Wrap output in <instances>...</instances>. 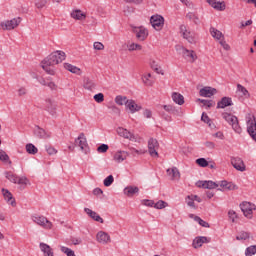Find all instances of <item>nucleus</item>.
Instances as JSON below:
<instances>
[{
    "mask_svg": "<svg viewBox=\"0 0 256 256\" xmlns=\"http://www.w3.org/2000/svg\"><path fill=\"white\" fill-rule=\"evenodd\" d=\"M186 19L194 23V25H199V23H201V20H199V16H197V14L193 12H188L186 14Z\"/></svg>",
    "mask_w": 256,
    "mask_h": 256,
    "instance_id": "nucleus-33",
    "label": "nucleus"
},
{
    "mask_svg": "<svg viewBox=\"0 0 256 256\" xmlns=\"http://www.w3.org/2000/svg\"><path fill=\"white\" fill-rule=\"evenodd\" d=\"M19 23H21V18L6 20L0 23V29H2V31H11L15 29V27H18Z\"/></svg>",
    "mask_w": 256,
    "mask_h": 256,
    "instance_id": "nucleus-6",
    "label": "nucleus"
},
{
    "mask_svg": "<svg viewBox=\"0 0 256 256\" xmlns=\"http://www.w3.org/2000/svg\"><path fill=\"white\" fill-rule=\"evenodd\" d=\"M143 47L140 44L132 43L128 45V51H141Z\"/></svg>",
    "mask_w": 256,
    "mask_h": 256,
    "instance_id": "nucleus-46",
    "label": "nucleus"
},
{
    "mask_svg": "<svg viewBox=\"0 0 256 256\" xmlns=\"http://www.w3.org/2000/svg\"><path fill=\"white\" fill-rule=\"evenodd\" d=\"M167 175H169L171 179H179V177H181V173H179L177 167L167 169Z\"/></svg>",
    "mask_w": 256,
    "mask_h": 256,
    "instance_id": "nucleus-32",
    "label": "nucleus"
},
{
    "mask_svg": "<svg viewBox=\"0 0 256 256\" xmlns=\"http://www.w3.org/2000/svg\"><path fill=\"white\" fill-rule=\"evenodd\" d=\"M210 34L214 39H217L218 41H220V39H223V33L217 30V28L215 27L210 28Z\"/></svg>",
    "mask_w": 256,
    "mask_h": 256,
    "instance_id": "nucleus-34",
    "label": "nucleus"
},
{
    "mask_svg": "<svg viewBox=\"0 0 256 256\" xmlns=\"http://www.w3.org/2000/svg\"><path fill=\"white\" fill-rule=\"evenodd\" d=\"M197 101H199V103H202L205 109H211V107H213V100H206V99L199 98Z\"/></svg>",
    "mask_w": 256,
    "mask_h": 256,
    "instance_id": "nucleus-39",
    "label": "nucleus"
},
{
    "mask_svg": "<svg viewBox=\"0 0 256 256\" xmlns=\"http://www.w3.org/2000/svg\"><path fill=\"white\" fill-rule=\"evenodd\" d=\"M151 69H153V71H156L158 75H163V70H161V68H159V66H157L155 62L151 63Z\"/></svg>",
    "mask_w": 256,
    "mask_h": 256,
    "instance_id": "nucleus-56",
    "label": "nucleus"
},
{
    "mask_svg": "<svg viewBox=\"0 0 256 256\" xmlns=\"http://www.w3.org/2000/svg\"><path fill=\"white\" fill-rule=\"evenodd\" d=\"M31 220L33 221V223H36V225H39L40 227H42V229H46V230L53 229V223L43 215L33 214L31 216Z\"/></svg>",
    "mask_w": 256,
    "mask_h": 256,
    "instance_id": "nucleus-2",
    "label": "nucleus"
},
{
    "mask_svg": "<svg viewBox=\"0 0 256 256\" xmlns=\"http://www.w3.org/2000/svg\"><path fill=\"white\" fill-rule=\"evenodd\" d=\"M159 141L155 138H150L148 140V153L151 157H159Z\"/></svg>",
    "mask_w": 256,
    "mask_h": 256,
    "instance_id": "nucleus-8",
    "label": "nucleus"
},
{
    "mask_svg": "<svg viewBox=\"0 0 256 256\" xmlns=\"http://www.w3.org/2000/svg\"><path fill=\"white\" fill-rule=\"evenodd\" d=\"M233 106V99L231 97H223L220 101L217 103V109H225V107H231Z\"/></svg>",
    "mask_w": 256,
    "mask_h": 256,
    "instance_id": "nucleus-19",
    "label": "nucleus"
},
{
    "mask_svg": "<svg viewBox=\"0 0 256 256\" xmlns=\"http://www.w3.org/2000/svg\"><path fill=\"white\" fill-rule=\"evenodd\" d=\"M64 68H65L67 71H70V73H79V71H81V69H79L77 66H73V65L70 64V63H65V64H64Z\"/></svg>",
    "mask_w": 256,
    "mask_h": 256,
    "instance_id": "nucleus-38",
    "label": "nucleus"
},
{
    "mask_svg": "<svg viewBox=\"0 0 256 256\" xmlns=\"http://www.w3.org/2000/svg\"><path fill=\"white\" fill-rule=\"evenodd\" d=\"M137 193H139V187L137 186H127L124 189V195H127V197H133Z\"/></svg>",
    "mask_w": 256,
    "mask_h": 256,
    "instance_id": "nucleus-30",
    "label": "nucleus"
},
{
    "mask_svg": "<svg viewBox=\"0 0 256 256\" xmlns=\"http://www.w3.org/2000/svg\"><path fill=\"white\" fill-rule=\"evenodd\" d=\"M237 93H239L241 97H249V91L241 84L237 85Z\"/></svg>",
    "mask_w": 256,
    "mask_h": 256,
    "instance_id": "nucleus-37",
    "label": "nucleus"
},
{
    "mask_svg": "<svg viewBox=\"0 0 256 256\" xmlns=\"http://www.w3.org/2000/svg\"><path fill=\"white\" fill-rule=\"evenodd\" d=\"M219 185L222 187V189H227L228 191H233V189H235V184L227 182V180L220 181L218 186Z\"/></svg>",
    "mask_w": 256,
    "mask_h": 256,
    "instance_id": "nucleus-35",
    "label": "nucleus"
},
{
    "mask_svg": "<svg viewBox=\"0 0 256 256\" xmlns=\"http://www.w3.org/2000/svg\"><path fill=\"white\" fill-rule=\"evenodd\" d=\"M70 16L72 17V19H75L76 21H85L87 19V14H85L83 11L79 9L73 10Z\"/></svg>",
    "mask_w": 256,
    "mask_h": 256,
    "instance_id": "nucleus-22",
    "label": "nucleus"
},
{
    "mask_svg": "<svg viewBox=\"0 0 256 256\" xmlns=\"http://www.w3.org/2000/svg\"><path fill=\"white\" fill-rule=\"evenodd\" d=\"M84 213L88 215V217L92 218L93 221H97V223H104L103 218L97 212L91 210L90 208H84Z\"/></svg>",
    "mask_w": 256,
    "mask_h": 256,
    "instance_id": "nucleus-20",
    "label": "nucleus"
},
{
    "mask_svg": "<svg viewBox=\"0 0 256 256\" xmlns=\"http://www.w3.org/2000/svg\"><path fill=\"white\" fill-rule=\"evenodd\" d=\"M236 239L237 241H247V239H249V234L245 231H242L236 236Z\"/></svg>",
    "mask_w": 256,
    "mask_h": 256,
    "instance_id": "nucleus-44",
    "label": "nucleus"
},
{
    "mask_svg": "<svg viewBox=\"0 0 256 256\" xmlns=\"http://www.w3.org/2000/svg\"><path fill=\"white\" fill-rule=\"evenodd\" d=\"M75 144L77 147H80L82 153H86L89 151V144L87 143V137H85L84 133H80L79 136L75 139Z\"/></svg>",
    "mask_w": 256,
    "mask_h": 256,
    "instance_id": "nucleus-7",
    "label": "nucleus"
},
{
    "mask_svg": "<svg viewBox=\"0 0 256 256\" xmlns=\"http://www.w3.org/2000/svg\"><path fill=\"white\" fill-rule=\"evenodd\" d=\"M60 251H62V253H64L67 256H76L75 251L65 246H61Z\"/></svg>",
    "mask_w": 256,
    "mask_h": 256,
    "instance_id": "nucleus-43",
    "label": "nucleus"
},
{
    "mask_svg": "<svg viewBox=\"0 0 256 256\" xmlns=\"http://www.w3.org/2000/svg\"><path fill=\"white\" fill-rule=\"evenodd\" d=\"M2 193L5 201L9 203V205H12V207H15L16 203H15V200L13 199V194H11V192H9V190L5 188L2 189Z\"/></svg>",
    "mask_w": 256,
    "mask_h": 256,
    "instance_id": "nucleus-27",
    "label": "nucleus"
},
{
    "mask_svg": "<svg viewBox=\"0 0 256 256\" xmlns=\"http://www.w3.org/2000/svg\"><path fill=\"white\" fill-rule=\"evenodd\" d=\"M241 211L244 214V217L247 219L253 218V211H255V204H251L250 202H243L240 204Z\"/></svg>",
    "mask_w": 256,
    "mask_h": 256,
    "instance_id": "nucleus-9",
    "label": "nucleus"
},
{
    "mask_svg": "<svg viewBox=\"0 0 256 256\" xmlns=\"http://www.w3.org/2000/svg\"><path fill=\"white\" fill-rule=\"evenodd\" d=\"M85 89H87L88 91H93V88L95 87V83H93V81H91L90 79H87L85 81V85H84Z\"/></svg>",
    "mask_w": 256,
    "mask_h": 256,
    "instance_id": "nucleus-49",
    "label": "nucleus"
},
{
    "mask_svg": "<svg viewBox=\"0 0 256 256\" xmlns=\"http://www.w3.org/2000/svg\"><path fill=\"white\" fill-rule=\"evenodd\" d=\"M4 175L8 179V181H10V183H14L16 185H27V183H29V179H27V177H18L17 174H14L11 171L4 172Z\"/></svg>",
    "mask_w": 256,
    "mask_h": 256,
    "instance_id": "nucleus-5",
    "label": "nucleus"
},
{
    "mask_svg": "<svg viewBox=\"0 0 256 256\" xmlns=\"http://www.w3.org/2000/svg\"><path fill=\"white\" fill-rule=\"evenodd\" d=\"M63 61H65V52L58 50L46 57L42 61L41 67L48 75H55V65H59Z\"/></svg>",
    "mask_w": 256,
    "mask_h": 256,
    "instance_id": "nucleus-1",
    "label": "nucleus"
},
{
    "mask_svg": "<svg viewBox=\"0 0 256 256\" xmlns=\"http://www.w3.org/2000/svg\"><path fill=\"white\" fill-rule=\"evenodd\" d=\"M217 94V89L206 86L199 91L200 97H213Z\"/></svg>",
    "mask_w": 256,
    "mask_h": 256,
    "instance_id": "nucleus-18",
    "label": "nucleus"
},
{
    "mask_svg": "<svg viewBox=\"0 0 256 256\" xmlns=\"http://www.w3.org/2000/svg\"><path fill=\"white\" fill-rule=\"evenodd\" d=\"M183 5H186V7H189L190 9H192L193 7V2H191L190 0H180Z\"/></svg>",
    "mask_w": 256,
    "mask_h": 256,
    "instance_id": "nucleus-63",
    "label": "nucleus"
},
{
    "mask_svg": "<svg viewBox=\"0 0 256 256\" xmlns=\"http://www.w3.org/2000/svg\"><path fill=\"white\" fill-rule=\"evenodd\" d=\"M246 256H253L256 255V245H252L246 248L245 250Z\"/></svg>",
    "mask_w": 256,
    "mask_h": 256,
    "instance_id": "nucleus-41",
    "label": "nucleus"
},
{
    "mask_svg": "<svg viewBox=\"0 0 256 256\" xmlns=\"http://www.w3.org/2000/svg\"><path fill=\"white\" fill-rule=\"evenodd\" d=\"M94 100L96 103H103V101H105V95H103V93H98L94 95Z\"/></svg>",
    "mask_w": 256,
    "mask_h": 256,
    "instance_id": "nucleus-52",
    "label": "nucleus"
},
{
    "mask_svg": "<svg viewBox=\"0 0 256 256\" xmlns=\"http://www.w3.org/2000/svg\"><path fill=\"white\" fill-rule=\"evenodd\" d=\"M39 247L40 251H42L44 256H55V254L53 253V248L48 244L42 242L39 244Z\"/></svg>",
    "mask_w": 256,
    "mask_h": 256,
    "instance_id": "nucleus-24",
    "label": "nucleus"
},
{
    "mask_svg": "<svg viewBox=\"0 0 256 256\" xmlns=\"http://www.w3.org/2000/svg\"><path fill=\"white\" fill-rule=\"evenodd\" d=\"M133 33H135L136 39H138V41H145V39L149 37V31L143 26L134 27Z\"/></svg>",
    "mask_w": 256,
    "mask_h": 256,
    "instance_id": "nucleus-11",
    "label": "nucleus"
},
{
    "mask_svg": "<svg viewBox=\"0 0 256 256\" xmlns=\"http://www.w3.org/2000/svg\"><path fill=\"white\" fill-rule=\"evenodd\" d=\"M186 203L188 207H192L193 209H195V200H193V197L191 195L186 197Z\"/></svg>",
    "mask_w": 256,
    "mask_h": 256,
    "instance_id": "nucleus-53",
    "label": "nucleus"
},
{
    "mask_svg": "<svg viewBox=\"0 0 256 256\" xmlns=\"http://www.w3.org/2000/svg\"><path fill=\"white\" fill-rule=\"evenodd\" d=\"M142 203L146 207H155V201L153 200H143Z\"/></svg>",
    "mask_w": 256,
    "mask_h": 256,
    "instance_id": "nucleus-60",
    "label": "nucleus"
},
{
    "mask_svg": "<svg viewBox=\"0 0 256 256\" xmlns=\"http://www.w3.org/2000/svg\"><path fill=\"white\" fill-rule=\"evenodd\" d=\"M228 217L229 219H231L232 223H235V219H237V212H235L234 210H229Z\"/></svg>",
    "mask_w": 256,
    "mask_h": 256,
    "instance_id": "nucleus-54",
    "label": "nucleus"
},
{
    "mask_svg": "<svg viewBox=\"0 0 256 256\" xmlns=\"http://www.w3.org/2000/svg\"><path fill=\"white\" fill-rule=\"evenodd\" d=\"M46 110L52 117H55L57 115V104L51 100H48L46 102Z\"/></svg>",
    "mask_w": 256,
    "mask_h": 256,
    "instance_id": "nucleus-26",
    "label": "nucleus"
},
{
    "mask_svg": "<svg viewBox=\"0 0 256 256\" xmlns=\"http://www.w3.org/2000/svg\"><path fill=\"white\" fill-rule=\"evenodd\" d=\"M34 134L36 135V137H39L40 139H49V137H51V132L45 131L39 126H37L34 130Z\"/></svg>",
    "mask_w": 256,
    "mask_h": 256,
    "instance_id": "nucleus-23",
    "label": "nucleus"
},
{
    "mask_svg": "<svg viewBox=\"0 0 256 256\" xmlns=\"http://www.w3.org/2000/svg\"><path fill=\"white\" fill-rule=\"evenodd\" d=\"M198 187H202L203 189H217L219 184L217 182H213L211 180L199 181Z\"/></svg>",
    "mask_w": 256,
    "mask_h": 256,
    "instance_id": "nucleus-21",
    "label": "nucleus"
},
{
    "mask_svg": "<svg viewBox=\"0 0 256 256\" xmlns=\"http://www.w3.org/2000/svg\"><path fill=\"white\" fill-rule=\"evenodd\" d=\"M107 151H109V145H107V144H101V145L97 148V152H98V153H107Z\"/></svg>",
    "mask_w": 256,
    "mask_h": 256,
    "instance_id": "nucleus-51",
    "label": "nucleus"
},
{
    "mask_svg": "<svg viewBox=\"0 0 256 256\" xmlns=\"http://www.w3.org/2000/svg\"><path fill=\"white\" fill-rule=\"evenodd\" d=\"M194 221H196V223H198L201 227H206V228L210 227L209 224L203 219H201V217L199 216H194Z\"/></svg>",
    "mask_w": 256,
    "mask_h": 256,
    "instance_id": "nucleus-45",
    "label": "nucleus"
},
{
    "mask_svg": "<svg viewBox=\"0 0 256 256\" xmlns=\"http://www.w3.org/2000/svg\"><path fill=\"white\" fill-rule=\"evenodd\" d=\"M70 241L72 245H81L83 243V240L81 238H75V237H72Z\"/></svg>",
    "mask_w": 256,
    "mask_h": 256,
    "instance_id": "nucleus-58",
    "label": "nucleus"
},
{
    "mask_svg": "<svg viewBox=\"0 0 256 256\" xmlns=\"http://www.w3.org/2000/svg\"><path fill=\"white\" fill-rule=\"evenodd\" d=\"M201 119L202 121H204V123L211 125V118H209V116L205 112L202 113Z\"/></svg>",
    "mask_w": 256,
    "mask_h": 256,
    "instance_id": "nucleus-57",
    "label": "nucleus"
},
{
    "mask_svg": "<svg viewBox=\"0 0 256 256\" xmlns=\"http://www.w3.org/2000/svg\"><path fill=\"white\" fill-rule=\"evenodd\" d=\"M180 35L191 45H195V43H197V36L195 32L188 30L185 24L180 25Z\"/></svg>",
    "mask_w": 256,
    "mask_h": 256,
    "instance_id": "nucleus-4",
    "label": "nucleus"
},
{
    "mask_svg": "<svg viewBox=\"0 0 256 256\" xmlns=\"http://www.w3.org/2000/svg\"><path fill=\"white\" fill-rule=\"evenodd\" d=\"M115 103L117 105H125V107H127V103H129V99H127V96L118 95L115 98Z\"/></svg>",
    "mask_w": 256,
    "mask_h": 256,
    "instance_id": "nucleus-36",
    "label": "nucleus"
},
{
    "mask_svg": "<svg viewBox=\"0 0 256 256\" xmlns=\"http://www.w3.org/2000/svg\"><path fill=\"white\" fill-rule=\"evenodd\" d=\"M96 241L102 245H107V243H111V236H109V233L105 231H99L96 234Z\"/></svg>",
    "mask_w": 256,
    "mask_h": 256,
    "instance_id": "nucleus-14",
    "label": "nucleus"
},
{
    "mask_svg": "<svg viewBox=\"0 0 256 256\" xmlns=\"http://www.w3.org/2000/svg\"><path fill=\"white\" fill-rule=\"evenodd\" d=\"M126 109L130 110V113H137V111H141V106L135 100H128Z\"/></svg>",
    "mask_w": 256,
    "mask_h": 256,
    "instance_id": "nucleus-25",
    "label": "nucleus"
},
{
    "mask_svg": "<svg viewBox=\"0 0 256 256\" xmlns=\"http://www.w3.org/2000/svg\"><path fill=\"white\" fill-rule=\"evenodd\" d=\"M142 83H144L146 87L153 86V83H155V81L153 80V75H151V73L142 75Z\"/></svg>",
    "mask_w": 256,
    "mask_h": 256,
    "instance_id": "nucleus-28",
    "label": "nucleus"
},
{
    "mask_svg": "<svg viewBox=\"0 0 256 256\" xmlns=\"http://www.w3.org/2000/svg\"><path fill=\"white\" fill-rule=\"evenodd\" d=\"M205 147H207L208 149H215V143L211 142V141H207L204 143Z\"/></svg>",
    "mask_w": 256,
    "mask_h": 256,
    "instance_id": "nucleus-64",
    "label": "nucleus"
},
{
    "mask_svg": "<svg viewBox=\"0 0 256 256\" xmlns=\"http://www.w3.org/2000/svg\"><path fill=\"white\" fill-rule=\"evenodd\" d=\"M114 181H115V178L113 177V175H109L103 181L104 187H111V185H113Z\"/></svg>",
    "mask_w": 256,
    "mask_h": 256,
    "instance_id": "nucleus-42",
    "label": "nucleus"
},
{
    "mask_svg": "<svg viewBox=\"0 0 256 256\" xmlns=\"http://www.w3.org/2000/svg\"><path fill=\"white\" fill-rule=\"evenodd\" d=\"M220 45H221V47H223V49H225V51H229V49H231L229 44H227V42H225L224 40L220 41Z\"/></svg>",
    "mask_w": 256,
    "mask_h": 256,
    "instance_id": "nucleus-62",
    "label": "nucleus"
},
{
    "mask_svg": "<svg viewBox=\"0 0 256 256\" xmlns=\"http://www.w3.org/2000/svg\"><path fill=\"white\" fill-rule=\"evenodd\" d=\"M47 5V0H36L35 1V7H37V9H43V7H45Z\"/></svg>",
    "mask_w": 256,
    "mask_h": 256,
    "instance_id": "nucleus-50",
    "label": "nucleus"
},
{
    "mask_svg": "<svg viewBox=\"0 0 256 256\" xmlns=\"http://www.w3.org/2000/svg\"><path fill=\"white\" fill-rule=\"evenodd\" d=\"M222 117L226 122H228L231 125L235 133L241 134L242 130H241V126H239V119L237 118V116L231 113L224 112L222 114Z\"/></svg>",
    "mask_w": 256,
    "mask_h": 256,
    "instance_id": "nucleus-3",
    "label": "nucleus"
},
{
    "mask_svg": "<svg viewBox=\"0 0 256 256\" xmlns=\"http://www.w3.org/2000/svg\"><path fill=\"white\" fill-rule=\"evenodd\" d=\"M93 47L96 51H103L105 49V46L101 42H94Z\"/></svg>",
    "mask_w": 256,
    "mask_h": 256,
    "instance_id": "nucleus-55",
    "label": "nucleus"
},
{
    "mask_svg": "<svg viewBox=\"0 0 256 256\" xmlns=\"http://www.w3.org/2000/svg\"><path fill=\"white\" fill-rule=\"evenodd\" d=\"M197 165H199L200 167H208L209 166V162L207 161V159L205 158H198L196 160Z\"/></svg>",
    "mask_w": 256,
    "mask_h": 256,
    "instance_id": "nucleus-48",
    "label": "nucleus"
},
{
    "mask_svg": "<svg viewBox=\"0 0 256 256\" xmlns=\"http://www.w3.org/2000/svg\"><path fill=\"white\" fill-rule=\"evenodd\" d=\"M206 3H208V5H210V7L216 11H225L226 9L225 2H219L217 0H206Z\"/></svg>",
    "mask_w": 256,
    "mask_h": 256,
    "instance_id": "nucleus-17",
    "label": "nucleus"
},
{
    "mask_svg": "<svg viewBox=\"0 0 256 256\" xmlns=\"http://www.w3.org/2000/svg\"><path fill=\"white\" fill-rule=\"evenodd\" d=\"M231 165L232 167H234V169H236V171H241V173H243V171H246L247 169L245 166V162H243V159L239 157L231 158Z\"/></svg>",
    "mask_w": 256,
    "mask_h": 256,
    "instance_id": "nucleus-12",
    "label": "nucleus"
},
{
    "mask_svg": "<svg viewBox=\"0 0 256 256\" xmlns=\"http://www.w3.org/2000/svg\"><path fill=\"white\" fill-rule=\"evenodd\" d=\"M150 23L156 31H161L165 23V19L161 15H154L150 18Z\"/></svg>",
    "mask_w": 256,
    "mask_h": 256,
    "instance_id": "nucleus-10",
    "label": "nucleus"
},
{
    "mask_svg": "<svg viewBox=\"0 0 256 256\" xmlns=\"http://www.w3.org/2000/svg\"><path fill=\"white\" fill-rule=\"evenodd\" d=\"M211 238H207L206 236H198L193 240L194 249H199V247H203V244L210 243Z\"/></svg>",
    "mask_w": 256,
    "mask_h": 256,
    "instance_id": "nucleus-16",
    "label": "nucleus"
},
{
    "mask_svg": "<svg viewBox=\"0 0 256 256\" xmlns=\"http://www.w3.org/2000/svg\"><path fill=\"white\" fill-rule=\"evenodd\" d=\"M163 109L164 111H167V113H173L175 111V107L172 105H164Z\"/></svg>",
    "mask_w": 256,
    "mask_h": 256,
    "instance_id": "nucleus-61",
    "label": "nucleus"
},
{
    "mask_svg": "<svg viewBox=\"0 0 256 256\" xmlns=\"http://www.w3.org/2000/svg\"><path fill=\"white\" fill-rule=\"evenodd\" d=\"M0 161H9V155L3 150H0Z\"/></svg>",
    "mask_w": 256,
    "mask_h": 256,
    "instance_id": "nucleus-59",
    "label": "nucleus"
},
{
    "mask_svg": "<svg viewBox=\"0 0 256 256\" xmlns=\"http://www.w3.org/2000/svg\"><path fill=\"white\" fill-rule=\"evenodd\" d=\"M128 153L125 151H119L114 154V161L116 163H123L127 159Z\"/></svg>",
    "mask_w": 256,
    "mask_h": 256,
    "instance_id": "nucleus-29",
    "label": "nucleus"
},
{
    "mask_svg": "<svg viewBox=\"0 0 256 256\" xmlns=\"http://www.w3.org/2000/svg\"><path fill=\"white\" fill-rule=\"evenodd\" d=\"M167 207V202L160 200L158 202H154V209H165Z\"/></svg>",
    "mask_w": 256,
    "mask_h": 256,
    "instance_id": "nucleus-47",
    "label": "nucleus"
},
{
    "mask_svg": "<svg viewBox=\"0 0 256 256\" xmlns=\"http://www.w3.org/2000/svg\"><path fill=\"white\" fill-rule=\"evenodd\" d=\"M26 151L29 153V155H36V153L39 151L37 147L33 144H27L26 145Z\"/></svg>",
    "mask_w": 256,
    "mask_h": 256,
    "instance_id": "nucleus-40",
    "label": "nucleus"
},
{
    "mask_svg": "<svg viewBox=\"0 0 256 256\" xmlns=\"http://www.w3.org/2000/svg\"><path fill=\"white\" fill-rule=\"evenodd\" d=\"M180 51L184 59H186L187 61H191V63H193L194 61L197 60V54H195V51L189 50L185 47H180Z\"/></svg>",
    "mask_w": 256,
    "mask_h": 256,
    "instance_id": "nucleus-13",
    "label": "nucleus"
},
{
    "mask_svg": "<svg viewBox=\"0 0 256 256\" xmlns=\"http://www.w3.org/2000/svg\"><path fill=\"white\" fill-rule=\"evenodd\" d=\"M117 133L124 139H129V141H137V137H135L133 133L123 127H119L117 129Z\"/></svg>",
    "mask_w": 256,
    "mask_h": 256,
    "instance_id": "nucleus-15",
    "label": "nucleus"
},
{
    "mask_svg": "<svg viewBox=\"0 0 256 256\" xmlns=\"http://www.w3.org/2000/svg\"><path fill=\"white\" fill-rule=\"evenodd\" d=\"M172 100L177 105H183V103H185V97H183V95L177 92L172 93Z\"/></svg>",
    "mask_w": 256,
    "mask_h": 256,
    "instance_id": "nucleus-31",
    "label": "nucleus"
}]
</instances>
